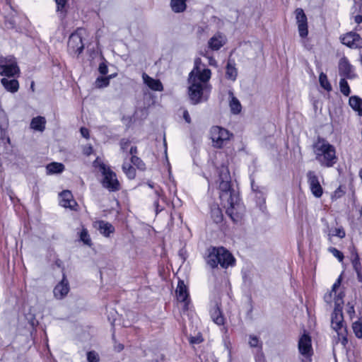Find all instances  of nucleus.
I'll use <instances>...</instances> for the list:
<instances>
[{
  "label": "nucleus",
  "instance_id": "nucleus-18",
  "mask_svg": "<svg viewBox=\"0 0 362 362\" xmlns=\"http://www.w3.org/2000/svg\"><path fill=\"white\" fill-rule=\"evenodd\" d=\"M227 38L225 35L217 33L212 36L208 41V47L211 50H219L223 45H226Z\"/></svg>",
  "mask_w": 362,
  "mask_h": 362
},
{
  "label": "nucleus",
  "instance_id": "nucleus-34",
  "mask_svg": "<svg viewBox=\"0 0 362 362\" xmlns=\"http://www.w3.org/2000/svg\"><path fill=\"white\" fill-rule=\"evenodd\" d=\"M339 88L341 93L345 96H349L351 93V89L346 79L342 78L339 81Z\"/></svg>",
  "mask_w": 362,
  "mask_h": 362
},
{
  "label": "nucleus",
  "instance_id": "nucleus-31",
  "mask_svg": "<svg viewBox=\"0 0 362 362\" xmlns=\"http://www.w3.org/2000/svg\"><path fill=\"white\" fill-rule=\"evenodd\" d=\"M351 262L355 271L357 273L358 280L362 281V272L358 255H355V257L351 260Z\"/></svg>",
  "mask_w": 362,
  "mask_h": 362
},
{
  "label": "nucleus",
  "instance_id": "nucleus-47",
  "mask_svg": "<svg viewBox=\"0 0 362 362\" xmlns=\"http://www.w3.org/2000/svg\"><path fill=\"white\" fill-rule=\"evenodd\" d=\"M255 362H267L265 356L262 351H259L255 356Z\"/></svg>",
  "mask_w": 362,
  "mask_h": 362
},
{
  "label": "nucleus",
  "instance_id": "nucleus-28",
  "mask_svg": "<svg viewBox=\"0 0 362 362\" xmlns=\"http://www.w3.org/2000/svg\"><path fill=\"white\" fill-rule=\"evenodd\" d=\"M187 0H171L170 7L175 13L183 12L187 7Z\"/></svg>",
  "mask_w": 362,
  "mask_h": 362
},
{
  "label": "nucleus",
  "instance_id": "nucleus-43",
  "mask_svg": "<svg viewBox=\"0 0 362 362\" xmlns=\"http://www.w3.org/2000/svg\"><path fill=\"white\" fill-rule=\"evenodd\" d=\"M329 251L332 253V255L337 257L340 262H341L344 259L343 253L341 252L339 250H338L335 247H331L329 248Z\"/></svg>",
  "mask_w": 362,
  "mask_h": 362
},
{
  "label": "nucleus",
  "instance_id": "nucleus-2",
  "mask_svg": "<svg viewBox=\"0 0 362 362\" xmlns=\"http://www.w3.org/2000/svg\"><path fill=\"white\" fill-rule=\"evenodd\" d=\"M211 76V71L209 69H201L197 62L195 66L189 75V97L192 104H197L202 101L205 92L209 91L208 81Z\"/></svg>",
  "mask_w": 362,
  "mask_h": 362
},
{
  "label": "nucleus",
  "instance_id": "nucleus-56",
  "mask_svg": "<svg viewBox=\"0 0 362 362\" xmlns=\"http://www.w3.org/2000/svg\"><path fill=\"white\" fill-rule=\"evenodd\" d=\"M354 21L357 24H360L362 23V16L361 15H356L354 16Z\"/></svg>",
  "mask_w": 362,
  "mask_h": 362
},
{
  "label": "nucleus",
  "instance_id": "nucleus-11",
  "mask_svg": "<svg viewBox=\"0 0 362 362\" xmlns=\"http://www.w3.org/2000/svg\"><path fill=\"white\" fill-rule=\"evenodd\" d=\"M298 349L300 354L305 357H309L313 354L311 337L305 332L298 339Z\"/></svg>",
  "mask_w": 362,
  "mask_h": 362
},
{
  "label": "nucleus",
  "instance_id": "nucleus-32",
  "mask_svg": "<svg viewBox=\"0 0 362 362\" xmlns=\"http://www.w3.org/2000/svg\"><path fill=\"white\" fill-rule=\"evenodd\" d=\"M122 170L129 179H134L136 176L135 169L129 163H124Z\"/></svg>",
  "mask_w": 362,
  "mask_h": 362
},
{
  "label": "nucleus",
  "instance_id": "nucleus-27",
  "mask_svg": "<svg viewBox=\"0 0 362 362\" xmlns=\"http://www.w3.org/2000/svg\"><path fill=\"white\" fill-rule=\"evenodd\" d=\"M349 105L353 110L358 112V115L362 116V99L354 95L349 98Z\"/></svg>",
  "mask_w": 362,
  "mask_h": 362
},
{
  "label": "nucleus",
  "instance_id": "nucleus-8",
  "mask_svg": "<svg viewBox=\"0 0 362 362\" xmlns=\"http://www.w3.org/2000/svg\"><path fill=\"white\" fill-rule=\"evenodd\" d=\"M331 325L332 329L342 337L346 332V326L344 321L343 314L341 309L339 307H335L331 317Z\"/></svg>",
  "mask_w": 362,
  "mask_h": 362
},
{
  "label": "nucleus",
  "instance_id": "nucleus-21",
  "mask_svg": "<svg viewBox=\"0 0 362 362\" xmlns=\"http://www.w3.org/2000/svg\"><path fill=\"white\" fill-rule=\"evenodd\" d=\"M238 76L236 64L233 59H228L226 66V77L227 79L235 81Z\"/></svg>",
  "mask_w": 362,
  "mask_h": 362
},
{
  "label": "nucleus",
  "instance_id": "nucleus-26",
  "mask_svg": "<svg viewBox=\"0 0 362 362\" xmlns=\"http://www.w3.org/2000/svg\"><path fill=\"white\" fill-rule=\"evenodd\" d=\"M211 317L212 320L218 325H222L224 323V317L217 305H214L211 311Z\"/></svg>",
  "mask_w": 362,
  "mask_h": 362
},
{
  "label": "nucleus",
  "instance_id": "nucleus-19",
  "mask_svg": "<svg viewBox=\"0 0 362 362\" xmlns=\"http://www.w3.org/2000/svg\"><path fill=\"white\" fill-rule=\"evenodd\" d=\"M142 79L144 83L152 90L162 91L163 90V84L160 80L151 78L146 73H143Z\"/></svg>",
  "mask_w": 362,
  "mask_h": 362
},
{
  "label": "nucleus",
  "instance_id": "nucleus-25",
  "mask_svg": "<svg viewBox=\"0 0 362 362\" xmlns=\"http://www.w3.org/2000/svg\"><path fill=\"white\" fill-rule=\"evenodd\" d=\"M46 119L44 117L37 116L32 119L30 128L38 132H43L45 129Z\"/></svg>",
  "mask_w": 362,
  "mask_h": 362
},
{
  "label": "nucleus",
  "instance_id": "nucleus-45",
  "mask_svg": "<svg viewBox=\"0 0 362 362\" xmlns=\"http://www.w3.org/2000/svg\"><path fill=\"white\" fill-rule=\"evenodd\" d=\"M98 71L102 75H105L108 72V68L105 62H102L99 64Z\"/></svg>",
  "mask_w": 362,
  "mask_h": 362
},
{
  "label": "nucleus",
  "instance_id": "nucleus-48",
  "mask_svg": "<svg viewBox=\"0 0 362 362\" xmlns=\"http://www.w3.org/2000/svg\"><path fill=\"white\" fill-rule=\"evenodd\" d=\"M80 132L83 137L86 139L89 138V131L87 128L81 127Z\"/></svg>",
  "mask_w": 362,
  "mask_h": 362
},
{
  "label": "nucleus",
  "instance_id": "nucleus-20",
  "mask_svg": "<svg viewBox=\"0 0 362 362\" xmlns=\"http://www.w3.org/2000/svg\"><path fill=\"white\" fill-rule=\"evenodd\" d=\"M341 283V277L339 276L333 284L331 291L328 293V294H330L331 297L334 299L336 307H339L340 305V304L342 303V298L344 297L342 293L340 292L337 293V289H339L340 287Z\"/></svg>",
  "mask_w": 362,
  "mask_h": 362
},
{
  "label": "nucleus",
  "instance_id": "nucleus-58",
  "mask_svg": "<svg viewBox=\"0 0 362 362\" xmlns=\"http://www.w3.org/2000/svg\"><path fill=\"white\" fill-rule=\"evenodd\" d=\"M347 313L349 314L350 317H351V315L353 314H354L355 311H354V306L353 305H351L348 310H347Z\"/></svg>",
  "mask_w": 362,
  "mask_h": 362
},
{
  "label": "nucleus",
  "instance_id": "nucleus-41",
  "mask_svg": "<svg viewBox=\"0 0 362 362\" xmlns=\"http://www.w3.org/2000/svg\"><path fill=\"white\" fill-rule=\"evenodd\" d=\"M87 360L88 362H99L100 358L95 351H91L87 353Z\"/></svg>",
  "mask_w": 362,
  "mask_h": 362
},
{
  "label": "nucleus",
  "instance_id": "nucleus-57",
  "mask_svg": "<svg viewBox=\"0 0 362 362\" xmlns=\"http://www.w3.org/2000/svg\"><path fill=\"white\" fill-rule=\"evenodd\" d=\"M130 154L132 156H135L137 153V148L136 146H132L129 151Z\"/></svg>",
  "mask_w": 362,
  "mask_h": 362
},
{
  "label": "nucleus",
  "instance_id": "nucleus-29",
  "mask_svg": "<svg viewBox=\"0 0 362 362\" xmlns=\"http://www.w3.org/2000/svg\"><path fill=\"white\" fill-rule=\"evenodd\" d=\"M47 174L61 173L64 170V165L61 163L53 162L46 167Z\"/></svg>",
  "mask_w": 362,
  "mask_h": 362
},
{
  "label": "nucleus",
  "instance_id": "nucleus-5",
  "mask_svg": "<svg viewBox=\"0 0 362 362\" xmlns=\"http://www.w3.org/2000/svg\"><path fill=\"white\" fill-rule=\"evenodd\" d=\"M94 166L98 168L100 172L103 176L102 181L103 186L110 192H117L120 189V184L117 180L116 173H114L110 167L101 162L99 158L93 163Z\"/></svg>",
  "mask_w": 362,
  "mask_h": 362
},
{
  "label": "nucleus",
  "instance_id": "nucleus-33",
  "mask_svg": "<svg viewBox=\"0 0 362 362\" xmlns=\"http://www.w3.org/2000/svg\"><path fill=\"white\" fill-rule=\"evenodd\" d=\"M319 81L320 86L326 90L330 91L332 90V86L327 79V76L325 74L321 73L319 76Z\"/></svg>",
  "mask_w": 362,
  "mask_h": 362
},
{
  "label": "nucleus",
  "instance_id": "nucleus-44",
  "mask_svg": "<svg viewBox=\"0 0 362 362\" xmlns=\"http://www.w3.org/2000/svg\"><path fill=\"white\" fill-rule=\"evenodd\" d=\"M332 235L343 238L345 236V232L343 228H334V230L332 231Z\"/></svg>",
  "mask_w": 362,
  "mask_h": 362
},
{
  "label": "nucleus",
  "instance_id": "nucleus-15",
  "mask_svg": "<svg viewBox=\"0 0 362 362\" xmlns=\"http://www.w3.org/2000/svg\"><path fill=\"white\" fill-rule=\"evenodd\" d=\"M175 293L177 300L183 303V310H187L189 303V292L183 281L180 280L178 281Z\"/></svg>",
  "mask_w": 362,
  "mask_h": 362
},
{
  "label": "nucleus",
  "instance_id": "nucleus-54",
  "mask_svg": "<svg viewBox=\"0 0 362 362\" xmlns=\"http://www.w3.org/2000/svg\"><path fill=\"white\" fill-rule=\"evenodd\" d=\"M153 206L155 207V211H156V214L159 211H162V209H159V203H158V199L154 202Z\"/></svg>",
  "mask_w": 362,
  "mask_h": 362
},
{
  "label": "nucleus",
  "instance_id": "nucleus-53",
  "mask_svg": "<svg viewBox=\"0 0 362 362\" xmlns=\"http://www.w3.org/2000/svg\"><path fill=\"white\" fill-rule=\"evenodd\" d=\"M324 299L325 302L327 303H331L334 300V299L331 297V295L328 293H326L325 295Z\"/></svg>",
  "mask_w": 362,
  "mask_h": 362
},
{
  "label": "nucleus",
  "instance_id": "nucleus-38",
  "mask_svg": "<svg viewBox=\"0 0 362 362\" xmlns=\"http://www.w3.org/2000/svg\"><path fill=\"white\" fill-rule=\"evenodd\" d=\"M248 343L250 347L259 348L262 351V343L257 337L252 334L250 335Z\"/></svg>",
  "mask_w": 362,
  "mask_h": 362
},
{
  "label": "nucleus",
  "instance_id": "nucleus-24",
  "mask_svg": "<svg viewBox=\"0 0 362 362\" xmlns=\"http://www.w3.org/2000/svg\"><path fill=\"white\" fill-rule=\"evenodd\" d=\"M97 224L100 233L105 237H109L110 235L115 231L114 226L108 222L99 221L97 222Z\"/></svg>",
  "mask_w": 362,
  "mask_h": 362
},
{
  "label": "nucleus",
  "instance_id": "nucleus-3",
  "mask_svg": "<svg viewBox=\"0 0 362 362\" xmlns=\"http://www.w3.org/2000/svg\"><path fill=\"white\" fill-rule=\"evenodd\" d=\"M315 159L323 167H332L337 161L334 146L324 139L319 138L313 145Z\"/></svg>",
  "mask_w": 362,
  "mask_h": 362
},
{
  "label": "nucleus",
  "instance_id": "nucleus-9",
  "mask_svg": "<svg viewBox=\"0 0 362 362\" xmlns=\"http://www.w3.org/2000/svg\"><path fill=\"white\" fill-rule=\"evenodd\" d=\"M82 37L78 32L72 33L68 40V52L70 54L78 56L83 50Z\"/></svg>",
  "mask_w": 362,
  "mask_h": 362
},
{
  "label": "nucleus",
  "instance_id": "nucleus-55",
  "mask_svg": "<svg viewBox=\"0 0 362 362\" xmlns=\"http://www.w3.org/2000/svg\"><path fill=\"white\" fill-rule=\"evenodd\" d=\"M114 348L116 351L120 352L124 349V345L122 344H115Z\"/></svg>",
  "mask_w": 362,
  "mask_h": 362
},
{
  "label": "nucleus",
  "instance_id": "nucleus-10",
  "mask_svg": "<svg viewBox=\"0 0 362 362\" xmlns=\"http://www.w3.org/2000/svg\"><path fill=\"white\" fill-rule=\"evenodd\" d=\"M339 74L344 78L353 79L356 77L354 67L346 57H341L338 64Z\"/></svg>",
  "mask_w": 362,
  "mask_h": 362
},
{
  "label": "nucleus",
  "instance_id": "nucleus-35",
  "mask_svg": "<svg viewBox=\"0 0 362 362\" xmlns=\"http://www.w3.org/2000/svg\"><path fill=\"white\" fill-rule=\"evenodd\" d=\"M211 218L214 221L218 223L223 220V214L221 210L218 207H214L211 211Z\"/></svg>",
  "mask_w": 362,
  "mask_h": 362
},
{
  "label": "nucleus",
  "instance_id": "nucleus-46",
  "mask_svg": "<svg viewBox=\"0 0 362 362\" xmlns=\"http://www.w3.org/2000/svg\"><path fill=\"white\" fill-rule=\"evenodd\" d=\"M344 194V191L341 189V187H339L333 193L332 198V199H339Z\"/></svg>",
  "mask_w": 362,
  "mask_h": 362
},
{
  "label": "nucleus",
  "instance_id": "nucleus-50",
  "mask_svg": "<svg viewBox=\"0 0 362 362\" xmlns=\"http://www.w3.org/2000/svg\"><path fill=\"white\" fill-rule=\"evenodd\" d=\"M129 141L128 140L122 139L120 141L121 148L122 150H125L127 148V146L129 145Z\"/></svg>",
  "mask_w": 362,
  "mask_h": 362
},
{
  "label": "nucleus",
  "instance_id": "nucleus-1",
  "mask_svg": "<svg viewBox=\"0 0 362 362\" xmlns=\"http://www.w3.org/2000/svg\"><path fill=\"white\" fill-rule=\"evenodd\" d=\"M220 199L226 208V214L234 222L238 221L240 218L239 213V197L231 188V177L226 165H222L218 170Z\"/></svg>",
  "mask_w": 362,
  "mask_h": 362
},
{
  "label": "nucleus",
  "instance_id": "nucleus-17",
  "mask_svg": "<svg viewBox=\"0 0 362 362\" xmlns=\"http://www.w3.org/2000/svg\"><path fill=\"white\" fill-rule=\"evenodd\" d=\"M60 205L64 208H69L71 210H76L78 206L76 202L73 199V195L69 190H64L59 194Z\"/></svg>",
  "mask_w": 362,
  "mask_h": 362
},
{
  "label": "nucleus",
  "instance_id": "nucleus-7",
  "mask_svg": "<svg viewBox=\"0 0 362 362\" xmlns=\"http://www.w3.org/2000/svg\"><path fill=\"white\" fill-rule=\"evenodd\" d=\"M211 139L214 146L216 148H221L230 139L229 132L218 126L213 127L210 131Z\"/></svg>",
  "mask_w": 362,
  "mask_h": 362
},
{
  "label": "nucleus",
  "instance_id": "nucleus-4",
  "mask_svg": "<svg viewBox=\"0 0 362 362\" xmlns=\"http://www.w3.org/2000/svg\"><path fill=\"white\" fill-rule=\"evenodd\" d=\"M207 263L212 268L220 264L223 268H228L235 263V258L224 247H213L208 255Z\"/></svg>",
  "mask_w": 362,
  "mask_h": 362
},
{
  "label": "nucleus",
  "instance_id": "nucleus-37",
  "mask_svg": "<svg viewBox=\"0 0 362 362\" xmlns=\"http://www.w3.org/2000/svg\"><path fill=\"white\" fill-rule=\"evenodd\" d=\"M352 329L355 336L358 338H362V321L361 320H358L354 322L352 325Z\"/></svg>",
  "mask_w": 362,
  "mask_h": 362
},
{
  "label": "nucleus",
  "instance_id": "nucleus-13",
  "mask_svg": "<svg viewBox=\"0 0 362 362\" xmlns=\"http://www.w3.org/2000/svg\"><path fill=\"white\" fill-rule=\"evenodd\" d=\"M342 44L351 49L362 47V38L354 32H350L340 37Z\"/></svg>",
  "mask_w": 362,
  "mask_h": 362
},
{
  "label": "nucleus",
  "instance_id": "nucleus-30",
  "mask_svg": "<svg viewBox=\"0 0 362 362\" xmlns=\"http://www.w3.org/2000/svg\"><path fill=\"white\" fill-rule=\"evenodd\" d=\"M115 74L109 75L108 76H99L95 81V87L97 88H103L107 87L110 84V80L115 77Z\"/></svg>",
  "mask_w": 362,
  "mask_h": 362
},
{
  "label": "nucleus",
  "instance_id": "nucleus-14",
  "mask_svg": "<svg viewBox=\"0 0 362 362\" xmlns=\"http://www.w3.org/2000/svg\"><path fill=\"white\" fill-rule=\"evenodd\" d=\"M307 177L308 182L313 194L317 198L321 197L323 194V189L314 171H308L307 173Z\"/></svg>",
  "mask_w": 362,
  "mask_h": 362
},
{
  "label": "nucleus",
  "instance_id": "nucleus-36",
  "mask_svg": "<svg viewBox=\"0 0 362 362\" xmlns=\"http://www.w3.org/2000/svg\"><path fill=\"white\" fill-rule=\"evenodd\" d=\"M80 240L88 246H91L92 245L91 239L88 234V230L83 227L82 228L80 233Z\"/></svg>",
  "mask_w": 362,
  "mask_h": 362
},
{
  "label": "nucleus",
  "instance_id": "nucleus-23",
  "mask_svg": "<svg viewBox=\"0 0 362 362\" xmlns=\"http://www.w3.org/2000/svg\"><path fill=\"white\" fill-rule=\"evenodd\" d=\"M228 95L230 96L229 106L231 112L235 115L240 113L242 110V105L239 100L234 96L232 90L228 91Z\"/></svg>",
  "mask_w": 362,
  "mask_h": 362
},
{
  "label": "nucleus",
  "instance_id": "nucleus-16",
  "mask_svg": "<svg viewBox=\"0 0 362 362\" xmlns=\"http://www.w3.org/2000/svg\"><path fill=\"white\" fill-rule=\"evenodd\" d=\"M70 287L68 280L64 274L62 281L56 285L53 290L54 296L55 298L61 300L65 298L69 292Z\"/></svg>",
  "mask_w": 362,
  "mask_h": 362
},
{
  "label": "nucleus",
  "instance_id": "nucleus-22",
  "mask_svg": "<svg viewBox=\"0 0 362 362\" xmlns=\"http://www.w3.org/2000/svg\"><path fill=\"white\" fill-rule=\"evenodd\" d=\"M1 83L7 91L16 93L18 90L19 83L16 79L3 78L1 80Z\"/></svg>",
  "mask_w": 362,
  "mask_h": 362
},
{
  "label": "nucleus",
  "instance_id": "nucleus-39",
  "mask_svg": "<svg viewBox=\"0 0 362 362\" xmlns=\"http://www.w3.org/2000/svg\"><path fill=\"white\" fill-rule=\"evenodd\" d=\"M131 162L132 164H134L135 166H136L140 170H144L145 169V164L142 161V160L137 157L136 156H132L131 158Z\"/></svg>",
  "mask_w": 362,
  "mask_h": 362
},
{
  "label": "nucleus",
  "instance_id": "nucleus-59",
  "mask_svg": "<svg viewBox=\"0 0 362 362\" xmlns=\"http://www.w3.org/2000/svg\"><path fill=\"white\" fill-rule=\"evenodd\" d=\"M191 342L192 343H199L200 341L198 339L193 338V339H191Z\"/></svg>",
  "mask_w": 362,
  "mask_h": 362
},
{
  "label": "nucleus",
  "instance_id": "nucleus-42",
  "mask_svg": "<svg viewBox=\"0 0 362 362\" xmlns=\"http://www.w3.org/2000/svg\"><path fill=\"white\" fill-rule=\"evenodd\" d=\"M147 185L150 188L155 189V194L157 197H163V190L158 186L156 187L154 183L151 182H148Z\"/></svg>",
  "mask_w": 362,
  "mask_h": 362
},
{
  "label": "nucleus",
  "instance_id": "nucleus-12",
  "mask_svg": "<svg viewBox=\"0 0 362 362\" xmlns=\"http://www.w3.org/2000/svg\"><path fill=\"white\" fill-rule=\"evenodd\" d=\"M295 15L299 35L301 37H305L308 34L307 16L304 11L300 8L296 9Z\"/></svg>",
  "mask_w": 362,
  "mask_h": 362
},
{
  "label": "nucleus",
  "instance_id": "nucleus-52",
  "mask_svg": "<svg viewBox=\"0 0 362 362\" xmlns=\"http://www.w3.org/2000/svg\"><path fill=\"white\" fill-rule=\"evenodd\" d=\"M349 250H350V253H351V259L352 260L355 257V255H358V253L354 246L351 247L349 248Z\"/></svg>",
  "mask_w": 362,
  "mask_h": 362
},
{
  "label": "nucleus",
  "instance_id": "nucleus-40",
  "mask_svg": "<svg viewBox=\"0 0 362 362\" xmlns=\"http://www.w3.org/2000/svg\"><path fill=\"white\" fill-rule=\"evenodd\" d=\"M57 4V11L61 12L63 13H66V5L67 3L66 0H55Z\"/></svg>",
  "mask_w": 362,
  "mask_h": 362
},
{
  "label": "nucleus",
  "instance_id": "nucleus-51",
  "mask_svg": "<svg viewBox=\"0 0 362 362\" xmlns=\"http://www.w3.org/2000/svg\"><path fill=\"white\" fill-rule=\"evenodd\" d=\"M183 117H184L185 120L187 123H190V122H191L190 116H189V112H188L187 110H185L184 111V112H183Z\"/></svg>",
  "mask_w": 362,
  "mask_h": 362
},
{
  "label": "nucleus",
  "instance_id": "nucleus-6",
  "mask_svg": "<svg viewBox=\"0 0 362 362\" xmlns=\"http://www.w3.org/2000/svg\"><path fill=\"white\" fill-rule=\"evenodd\" d=\"M20 72L17 62L13 56L0 59V75L12 77Z\"/></svg>",
  "mask_w": 362,
  "mask_h": 362
},
{
  "label": "nucleus",
  "instance_id": "nucleus-49",
  "mask_svg": "<svg viewBox=\"0 0 362 362\" xmlns=\"http://www.w3.org/2000/svg\"><path fill=\"white\" fill-rule=\"evenodd\" d=\"M206 58L208 59V63L210 66H217V62L213 57L207 56Z\"/></svg>",
  "mask_w": 362,
  "mask_h": 362
}]
</instances>
